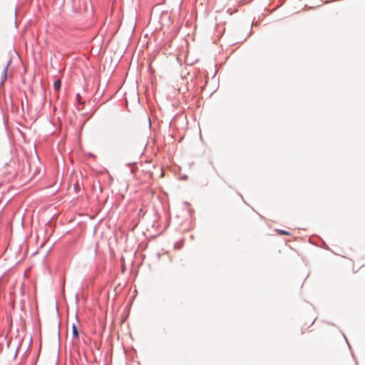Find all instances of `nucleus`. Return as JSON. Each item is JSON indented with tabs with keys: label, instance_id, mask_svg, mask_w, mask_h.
<instances>
[{
	"label": "nucleus",
	"instance_id": "obj_12",
	"mask_svg": "<svg viewBox=\"0 0 365 365\" xmlns=\"http://www.w3.org/2000/svg\"><path fill=\"white\" fill-rule=\"evenodd\" d=\"M344 338L345 339L346 341H348V339L346 336L344 335Z\"/></svg>",
	"mask_w": 365,
	"mask_h": 365
},
{
	"label": "nucleus",
	"instance_id": "obj_1",
	"mask_svg": "<svg viewBox=\"0 0 365 365\" xmlns=\"http://www.w3.org/2000/svg\"><path fill=\"white\" fill-rule=\"evenodd\" d=\"M12 61V59L11 57H8L6 61H5V63L3 65V70L1 77V83L0 85H2L5 81L7 79V75H8V68L9 66L11 65Z\"/></svg>",
	"mask_w": 365,
	"mask_h": 365
},
{
	"label": "nucleus",
	"instance_id": "obj_4",
	"mask_svg": "<svg viewBox=\"0 0 365 365\" xmlns=\"http://www.w3.org/2000/svg\"><path fill=\"white\" fill-rule=\"evenodd\" d=\"M277 232L280 234V235H289V232L287 230H277Z\"/></svg>",
	"mask_w": 365,
	"mask_h": 365
},
{
	"label": "nucleus",
	"instance_id": "obj_9",
	"mask_svg": "<svg viewBox=\"0 0 365 365\" xmlns=\"http://www.w3.org/2000/svg\"><path fill=\"white\" fill-rule=\"evenodd\" d=\"M344 338L345 339L346 341H348V339L346 336L344 335Z\"/></svg>",
	"mask_w": 365,
	"mask_h": 365
},
{
	"label": "nucleus",
	"instance_id": "obj_2",
	"mask_svg": "<svg viewBox=\"0 0 365 365\" xmlns=\"http://www.w3.org/2000/svg\"><path fill=\"white\" fill-rule=\"evenodd\" d=\"M72 336L74 339H78L79 337L78 330L75 324H73L72 325Z\"/></svg>",
	"mask_w": 365,
	"mask_h": 365
},
{
	"label": "nucleus",
	"instance_id": "obj_3",
	"mask_svg": "<svg viewBox=\"0 0 365 365\" xmlns=\"http://www.w3.org/2000/svg\"><path fill=\"white\" fill-rule=\"evenodd\" d=\"M61 86V81L60 79L56 80L53 83V88L56 91L60 90Z\"/></svg>",
	"mask_w": 365,
	"mask_h": 365
},
{
	"label": "nucleus",
	"instance_id": "obj_8",
	"mask_svg": "<svg viewBox=\"0 0 365 365\" xmlns=\"http://www.w3.org/2000/svg\"><path fill=\"white\" fill-rule=\"evenodd\" d=\"M14 14H15V16H16V14H17L16 9H15Z\"/></svg>",
	"mask_w": 365,
	"mask_h": 365
},
{
	"label": "nucleus",
	"instance_id": "obj_13",
	"mask_svg": "<svg viewBox=\"0 0 365 365\" xmlns=\"http://www.w3.org/2000/svg\"><path fill=\"white\" fill-rule=\"evenodd\" d=\"M24 103H22V109L23 110H24Z\"/></svg>",
	"mask_w": 365,
	"mask_h": 365
},
{
	"label": "nucleus",
	"instance_id": "obj_11",
	"mask_svg": "<svg viewBox=\"0 0 365 365\" xmlns=\"http://www.w3.org/2000/svg\"><path fill=\"white\" fill-rule=\"evenodd\" d=\"M344 338L345 339L346 341H348V339L346 336L344 335Z\"/></svg>",
	"mask_w": 365,
	"mask_h": 365
},
{
	"label": "nucleus",
	"instance_id": "obj_7",
	"mask_svg": "<svg viewBox=\"0 0 365 365\" xmlns=\"http://www.w3.org/2000/svg\"><path fill=\"white\" fill-rule=\"evenodd\" d=\"M77 186H78V183H76V184L74 185V188H75V190H76V189H77Z\"/></svg>",
	"mask_w": 365,
	"mask_h": 365
},
{
	"label": "nucleus",
	"instance_id": "obj_6",
	"mask_svg": "<svg viewBox=\"0 0 365 365\" xmlns=\"http://www.w3.org/2000/svg\"><path fill=\"white\" fill-rule=\"evenodd\" d=\"M58 337L60 339V324L58 325Z\"/></svg>",
	"mask_w": 365,
	"mask_h": 365
},
{
	"label": "nucleus",
	"instance_id": "obj_10",
	"mask_svg": "<svg viewBox=\"0 0 365 365\" xmlns=\"http://www.w3.org/2000/svg\"><path fill=\"white\" fill-rule=\"evenodd\" d=\"M344 338L345 339L346 341H348V339L346 336L344 335Z\"/></svg>",
	"mask_w": 365,
	"mask_h": 365
},
{
	"label": "nucleus",
	"instance_id": "obj_5",
	"mask_svg": "<svg viewBox=\"0 0 365 365\" xmlns=\"http://www.w3.org/2000/svg\"><path fill=\"white\" fill-rule=\"evenodd\" d=\"M81 95H80L79 93H77V94H76V99H77V101H78V103H79V104H81V103H82V102L81 101Z\"/></svg>",
	"mask_w": 365,
	"mask_h": 365
}]
</instances>
